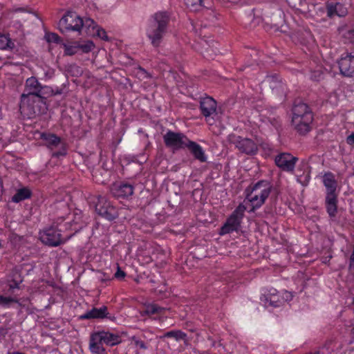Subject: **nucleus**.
Returning <instances> with one entry per match:
<instances>
[{"label":"nucleus","instance_id":"obj_27","mask_svg":"<svg viewBox=\"0 0 354 354\" xmlns=\"http://www.w3.org/2000/svg\"><path fill=\"white\" fill-rule=\"evenodd\" d=\"M200 45L204 50L201 51V54L203 57L207 59H214V56L216 55L218 52V50L213 49L214 44L212 43V45L210 46L208 44L207 41L203 40L200 43Z\"/></svg>","mask_w":354,"mask_h":354},{"label":"nucleus","instance_id":"obj_48","mask_svg":"<svg viewBox=\"0 0 354 354\" xmlns=\"http://www.w3.org/2000/svg\"><path fill=\"white\" fill-rule=\"evenodd\" d=\"M1 247V240L0 239V248Z\"/></svg>","mask_w":354,"mask_h":354},{"label":"nucleus","instance_id":"obj_10","mask_svg":"<svg viewBox=\"0 0 354 354\" xmlns=\"http://www.w3.org/2000/svg\"><path fill=\"white\" fill-rule=\"evenodd\" d=\"M229 142L241 153L246 155H256L259 150L257 144L250 138L232 134L229 136Z\"/></svg>","mask_w":354,"mask_h":354},{"label":"nucleus","instance_id":"obj_20","mask_svg":"<svg viewBox=\"0 0 354 354\" xmlns=\"http://www.w3.org/2000/svg\"><path fill=\"white\" fill-rule=\"evenodd\" d=\"M134 187L127 183H121L119 185H114L111 189L112 195L118 198H127L133 195Z\"/></svg>","mask_w":354,"mask_h":354},{"label":"nucleus","instance_id":"obj_15","mask_svg":"<svg viewBox=\"0 0 354 354\" xmlns=\"http://www.w3.org/2000/svg\"><path fill=\"white\" fill-rule=\"evenodd\" d=\"M62 45L64 48V54L69 56L76 54L79 50L84 53H88L95 47L92 41H87L84 44L80 41H68V44L62 43Z\"/></svg>","mask_w":354,"mask_h":354},{"label":"nucleus","instance_id":"obj_37","mask_svg":"<svg viewBox=\"0 0 354 354\" xmlns=\"http://www.w3.org/2000/svg\"><path fill=\"white\" fill-rule=\"evenodd\" d=\"M202 0H185V3L187 7H191L197 9V6H201Z\"/></svg>","mask_w":354,"mask_h":354},{"label":"nucleus","instance_id":"obj_14","mask_svg":"<svg viewBox=\"0 0 354 354\" xmlns=\"http://www.w3.org/2000/svg\"><path fill=\"white\" fill-rule=\"evenodd\" d=\"M298 158L287 152L280 153L274 158L275 165L282 171L292 173Z\"/></svg>","mask_w":354,"mask_h":354},{"label":"nucleus","instance_id":"obj_2","mask_svg":"<svg viewBox=\"0 0 354 354\" xmlns=\"http://www.w3.org/2000/svg\"><path fill=\"white\" fill-rule=\"evenodd\" d=\"M169 21V15L166 11L157 12L152 16L146 34L153 47L158 48L160 46L167 33Z\"/></svg>","mask_w":354,"mask_h":354},{"label":"nucleus","instance_id":"obj_26","mask_svg":"<svg viewBox=\"0 0 354 354\" xmlns=\"http://www.w3.org/2000/svg\"><path fill=\"white\" fill-rule=\"evenodd\" d=\"M32 196V191L28 187L17 189L16 194L12 197V201L18 203Z\"/></svg>","mask_w":354,"mask_h":354},{"label":"nucleus","instance_id":"obj_12","mask_svg":"<svg viewBox=\"0 0 354 354\" xmlns=\"http://www.w3.org/2000/svg\"><path fill=\"white\" fill-rule=\"evenodd\" d=\"M189 138L183 133L174 132L171 130L167 131L163 136L165 146L172 149L173 151L185 149Z\"/></svg>","mask_w":354,"mask_h":354},{"label":"nucleus","instance_id":"obj_18","mask_svg":"<svg viewBox=\"0 0 354 354\" xmlns=\"http://www.w3.org/2000/svg\"><path fill=\"white\" fill-rule=\"evenodd\" d=\"M104 318H107L111 321H115V319L114 316L109 315L108 308L106 306H102L99 308L93 307L91 310H88L79 317L80 320L102 319Z\"/></svg>","mask_w":354,"mask_h":354},{"label":"nucleus","instance_id":"obj_13","mask_svg":"<svg viewBox=\"0 0 354 354\" xmlns=\"http://www.w3.org/2000/svg\"><path fill=\"white\" fill-rule=\"evenodd\" d=\"M95 203V211L102 217L111 221L119 216L118 209L108 201L106 197L98 196Z\"/></svg>","mask_w":354,"mask_h":354},{"label":"nucleus","instance_id":"obj_41","mask_svg":"<svg viewBox=\"0 0 354 354\" xmlns=\"http://www.w3.org/2000/svg\"><path fill=\"white\" fill-rule=\"evenodd\" d=\"M8 333V328H0V338L5 337Z\"/></svg>","mask_w":354,"mask_h":354},{"label":"nucleus","instance_id":"obj_24","mask_svg":"<svg viewBox=\"0 0 354 354\" xmlns=\"http://www.w3.org/2000/svg\"><path fill=\"white\" fill-rule=\"evenodd\" d=\"M82 31H84L88 36H95V30L97 28V23L91 18H82Z\"/></svg>","mask_w":354,"mask_h":354},{"label":"nucleus","instance_id":"obj_34","mask_svg":"<svg viewBox=\"0 0 354 354\" xmlns=\"http://www.w3.org/2000/svg\"><path fill=\"white\" fill-rule=\"evenodd\" d=\"M131 339H132V342H133V343L136 347H138L142 350H146L148 348L146 344L142 340L139 339L138 337H137L136 336H133Z\"/></svg>","mask_w":354,"mask_h":354},{"label":"nucleus","instance_id":"obj_17","mask_svg":"<svg viewBox=\"0 0 354 354\" xmlns=\"http://www.w3.org/2000/svg\"><path fill=\"white\" fill-rule=\"evenodd\" d=\"M199 108L201 114L205 118V120L208 122L210 117L216 115L217 102L213 97L209 96L201 97Z\"/></svg>","mask_w":354,"mask_h":354},{"label":"nucleus","instance_id":"obj_25","mask_svg":"<svg viewBox=\"0 0 354 354\" xmlns=\"http://www.w3.org/2000/svg\"><path fill=\"white\" fill-rule=\"evenodd\" d=\"M15 41L9 34L0 33V49L13 50L15 48Z\"/></svg>","mask_w":354,"mask_h":354},{"label":"nucleus","instance_id":"obj_38","mask_svg":"<svg viewBox=\"0 0 354 354\" xmlns=\"http://www.w3.org/2000/svg\"><path fill=\"white\" fill-rule=\"evenodd\" d=\"M126 276V273L124 271L122 270L119 266H118V270L114 274V277L118 279H123Z\"/></svg>","mask_w":354,"mask_h":354},{"label":"nucleus","instance_id":"obj_33","mask_svg":"<svg viewBox=\"0 0 354 354\" xmlns=\"http://www.w3.org/2000/svg\"><path fill=\"white\" fill-rule=\"evenodd\" d=\"M95 35H97L100 39L104 41H109V37L107 36L106 32L104 29L102 28L99 26L95 30Z\"/></svg>","mask_w":354,"mask_h":354},{"label":"nucleus","instance_id":"obj_8","mask_svg":"<svg viewBox=\"0 0 354 354\" xmlns=\"http://www.w3.org/2000/svg\"><path fill=\"white\" fill-rule=\"evenodd\" d=\"M40 138L44 142V145L50 149L54 150L52 157L59 158L67 155L68 146L65 140L55 133H42Z\"/></svg>","mask_w":354,"mask_h":354},{"label":"nucleus","instance_id":"obj_49","mask_svg":"<svg viewBox=\"0 0 354 354\" xmlns=\"http://www.w3.org/2000/svg\"><path fill=\"white\" fill-rule=\"evenodd\" d=\"M1 297V295H0V297Z\"/></svg>","mask_w":354,"mask_h":354},{"label":"nucleus","instance_id":"obj_23","mask_svg":"<svg viewBox=\"0 0 354 354\" xmlns=\"http://www.w3.org/2000/svg\"><path fill=\"white\" fill-rule=\"evenodd\" d=\"M327 15L329 17H333L335 15L338 17H344L347 15V8L340 3L335 4L328 3L326 6Z\"/></svg>","mask_w":354,"mask_h":354},{"label":"nucleus","instance_id":"obj_22","mask_svg":"<svg viewBox=\"0 0 354 354\" xmlns=\"http://www.w3.org/2000/svg\"><path fill=\"white\" fill-rule=\"evenodd\" d=\"M187 143L185 148H187L189 150L190 153L196 160H198L201 162H205L207 161V156L203 149L200 145L190 140H189Z\"/></svg>","mask_w":354,"mask_h":354},{"label":"nucleus","instance_id":"obj_46","mask_svg":"<svg viewBox=\"0 0 354 354\" xmlns=\"http://www.w3.org/2000/svg\"><path fill=\"white\" fill-rule=\"evenodd\" d=\"M351 332L353 334H354V327L351 329Z\"/></svg>","mask_w":354,"mask_h":354},{"label":"nucleus","instance_id":"obj_30","mask_svg":"<svg viewBox=\"0 0 354 354\" xmlns=\"http://www.w3.org/2000/svg\"><path fill=\"white\" fill-rule=\"evenodd\" d=\"M264 81L269 84V86L272 89L282 86V83L279 80L278 76L276 74L266 76Z\"/></svg>","mask_w":354,"mask_h":354},{"label":"nucleus","instance_id":"obj_39","mask_svg":"<svg viewBox=\"0 0 354 354\" xmlns=\"http://www.w3.org/2000/svg\"><path fill=\"white\" fill-rule=\"evenodd\" d=\"M281 297L283 299V303H284L285 301H291L293 298V295L292 294V292L286 290L283 293V295L281 296Z\"/></svg>","mask_w":354,"mask_h":354},{"label":"nucleus","instance_id":"obj_21","mask_svg":"<svg viewBox=\"0 0 354 354\" xmlns=\"http://www.w3.org/2000/svg\"><path fill=\"white\" fill-rule=\"evenodd\" d=\"M261 301L264 302L266 307H280L283 304V299L281 295L274 290L273 292L270 291L269 293L263 295L261 297Z\"/></svg>","mask_w":354,"mask_h":354},{"label":"nucleus","instance_id":"obj_43","mask_svg":"<svg viewBox=\"0 0 354 354\" xmlns=\"http://www.w3.org/2000/svg\"><path fill=\"white\" fill-rule=\"evenodd\" d=\"M138 69H139L140 71H142V73H147V71H146V70H145V68H143L142 67H141V66H139V67H138Z\"/></svg>","mask_w":354,"mask_h":354},{"label":"nucleus","instance_id":"obj_5","mask_svg":"<svg viewBox=\"0 0 354 354\" xmlns=\"http://www.w3.org/2000/svg\"><path fill=\"white\" fill-rule=\"evenodd\" d=\"M121 342L122 337L118 333L102 330L91 333L89 349L93 354H107L106 349L102 346L103 344L109 346H114Z\"/></svg>","mask_w":354,"mask_h":354},{"label":"nucleus","instance_id":"obj_6","mask_svg":"<svg viewBox=\"0 0 354 354\" xmlns=\"http://www.w3.org/2000/svg\"><path fill=\"white\" fill-rule=\"evenodd\" d=\"M322 181L326 189L325 198L326 212L330 218H333L337 213V181L335 175L330 171L324 174Z\"/></svg>","mask_w":354,"mask_h":354},{"label":"nucleus","instance_id":"obj_3","mask_svg":"<svg viewBox=\"0 0 354 354\" xmlns=\"http://www.w3.org/2000/svg\"><path fill=\"white\" fill-rule=\"evenodd\" d=\"M292 124L300 135H306L310 130L313 115L310 108L301 100L297 99L292 109Z\"/></svg>","mask_w":354,"mask_h":354},{"label":"nucleus","instance_id":"obj_7","mask_svg":"<svg viewBox=\"0 0 354 354\" xmlns=\"http://www.w3.org/2000/svg\"><path fill=\"white\" fill-rule=\"evenodd\" d=\"M82 17L77 12L68 10L59 20L58 28L63 34L74 31L81 35H82Z\"/></svg>","mask_w":354,"mask_h":354},{"label":"nucleus","instance_id":"obj_28","mask_svg":"<svg viewBox=\"0 0 354 354\" xmlns=\"http://www.w3.org/2000/svg\"><path fill=\"white\" fill-rule=\"evenodd\" d=\"M164 310V308L160 307L157 304H150L145 306V308L140 312V314L142 316H151L152 315L161 313Z\"/></svg>","mask_w":354,"mask_h":354},{"label":"nucleus","instance_id":"obj_11","mask_svg":"<svg viewBox=\"0 0 354 354\" xmlns=\"http://www.w3.org/2000/svg\"><path fill=\"white\" fill-rule=\"evenodd\" d=\"M61 231L56 227L52 225L44 229L39 233L41 241L49 247H57L64 243L72 235L66 239L62 236Z\"/></svg>","mask_w":354,"mask_h":354},{"label":"nucleus","instance_id":"obj_47","mask_svg":"<svg viewBox=\"0 0 354 354\" xmlns=\"http://www.w3.org/2000/svg\"><path fill=\"white\" fill-rule=\"evenodd\" d=\"M73 230H74L75 232H77V231H78V230H79V229H77V228H76V227H75Z\"/></svg>","mask_w":354,"mask_h":354},{"label":"nucleus","instance_id":"obj_40","mask_svg":"<svg viewBox=\"0 0 354 354\" xmlns=\"http://www.w3.org/2000/svg\"><path fill=\"white\" fill-rule=\"evenodd\" d=\"M346 142L349 145H353L354 144V133H352L346 138Z\"/></svg>","mask_w":354,"mask_h":354},{"label":"nucleus","instance_id":"obj_36","mask_svg":"<svg viewBox=\"0 0 354 354\" xmlns=\"http://www.w3.org/2000/svg\"><path fill=\"white\" fill-rule=\"evenodd\" d=\"M322 76L323 73L320 69H318L311 72L310 78L313 81L318 82L322 78Z\"/></svg>","mask_w":354,"mask_h":354},{"label":"nucleus","instance_id":"obj_1","mask_svg":"<svg viewBox=\"0 0 354 354\" xmlns=\"http://www.w3.org/2000/svg\"><path fill=\"white\" fill-rule=\"evenodd\" d=\"M25 91L21 95L20 111L28 118H33L41 113V105L46 104L48 94L53 91L42 86L35 77H30L26 81Z\"/></svg>","mask_w":354,"mask_h":354},{"label":"nucleus","instance_id":"obj_29","mask_svg":"<svg viewBox=\"0 0 354 354\" xmlns=\"http://www.w3.org/2000/svg\"><path fill=\"white\" fill-rule=\"evenodd\" d=\"M162 337L174 338L176 341L185 339L187 334L180 330H174L165 333Z\"/></svg>","mask_w":354,"mask_h":354},{"label":"nucleus","instance_id":"obj_31","mask_svg":"<svg viewBox=\"0 0 354 354\" xmlns=\"http://www.w3.org/2000/svg\"><path fill=\"white\" fill-rule=\"evenodd\" d=\"M45 38L48 43L62 44V38L55 32L47 33L45 35Z\"/></svg>","mask_w":354,"mask_h":354},{"label":"nucleus","instance_id":"obj_19","mask_svg":"<svg viewBox=\"0 0 354 354\" xmlns=\"http://www.w3.org/2000/svg\"><path fill=\"white\" fill-rule=\"evenodd\" d=\"M21 269V266H17L12 270L8 279L9 291L14 292L15 289L21 288V284L24 281Z\"/></svg>","mask_w":354,"mask_h":354},{"label":"nucleus","instance_id":"obj_4","mask_svg":"<svg viewBox=\"0 0 354 354\" xmlns=\"http://www.w3.org/2000/svg\"><path fill=\"white\" fill-rule=\"evenodd\" d=\"M272 185L266 180H260L254 184H250L245 189V199L252 205L248 211L250 213L254 212L260 208L266 202L271 193Z\"/></svg>","mask_w":354,"mask_h":354},{"label":"nucleus","instance_id":"obj_16","mask_svg":"<svg viewBox=\"0 0 354 354\" xmlns=\"http://www.w3.org/2000/svg\"><path fill=\"white\" fill-rule=\"evenodd\" d=\"M340 73L345 77L354 75V55L343 54L337 61Z\"/></svg>","mask_w":354,"mask_h":354},{"label":"nucleus","instance_id":"obj_42","mask_svg":"<svg viewBox=\"0 0 354 354\" xmlns=\"http://www.w3.org/2000/svg\"><path fill=\"white\" fill-rule=\"evenodd\" d=\"M53 92H51V93H50L48 94V96H49V95H60V94H62V89H58V88H57V89H56V90H53Z\"/></svg>","mask_w":354,"mask_h":354},{"label":"nucleus","instance_id":"obj_32","mask_svg":"<svg viewBox=\"0 0 354 354\" xmlns=\"http://www.w3.org/2000/svg\"><path fill=\"white\" fill-rule=\"evenodd\" d=\"M344 43L354 44V30H346L343 33Z\"/></svg>","mask_w":354,"mask_h":354},{"label":"nucleus","instance_id":"obj_44","mask_svg":"<svg viewBox=\"0 0 354 354\" xmlns=\"http://www.w3.org/2000/svg\"><path fill=\"white\" fill-rule=\"evenodd\" d=\"M109 280H110V279H109V278H105V279H101V281H102V282L108 281H109Z\"/></svg>","mask_w":354,"mask_h":354},{"label":"nucleus","instance_id":"obj_9","mask_svg":"<svg viewBox=\"0 0 354 354\" xmlns=\"http://www.w3.org/2000/svg\"><path fill=\"white\" fill-rule=\"evenodd\" d=\"M245 210L246 207L243 203H240L221 227L219 234L224 235L232 232H238L241 227Z\"/></svg>","mask_w":354,"mask_h":354},{"label":"nucleus","instance_id":"obj_45","mask_svg":"<svg viewBox=\"0 0 354 354\" xmlns=\"http://www.w3.org/2000/svg\"><path fill=\"white\" fill-rule=\"evenodd\" d=\"M274 28H275V30H278V27H277V26H276V25H274Z\"/></svg>","mask_w":354,"mask_h":354},{"label":"nucleus","instance_id":"obj_35","mask_svg":"<svg viewBox=\"0 0 354 354\" xmlns=\"http://www.w3.org/2000/svg\"><path fill=\"white\" fill-rule=\"evenodd\" d=\"M17 301L10 297H4L1 295L0 297V306H8L12 302H17Z\"/></svg>","mask_w":354,"mask_h":354}]
</instances>
